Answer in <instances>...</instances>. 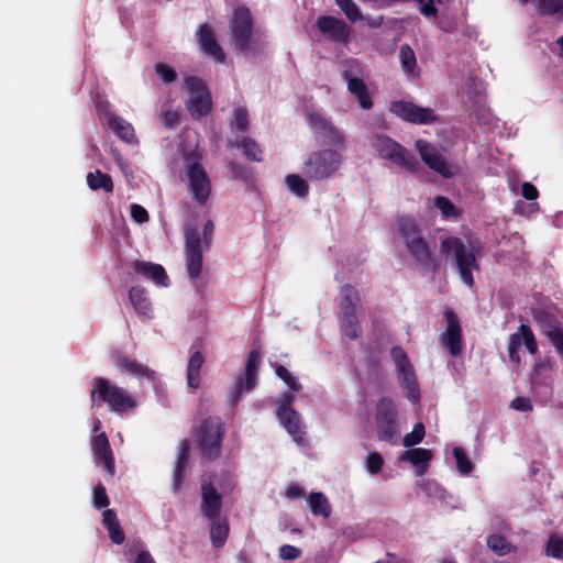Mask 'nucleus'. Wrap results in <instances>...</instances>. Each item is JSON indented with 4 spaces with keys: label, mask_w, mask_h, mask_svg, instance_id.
Here are the masks:
<instances>
[{
    "label": "nucleus",
    "mask_w": 563,
    "mask_h": 563,
    "mask_svg": "<svg viewBox=\"0 0 563 563\" xmlns=\"http://www.w3.org/2000/svg\"><path fill=\"white\" fill-rule=\"evenodd\" d=\"M397 225L399 235L415 262L429 273H438L440 263L431 253L417 220L412 217L402 216L398 218Z\"/></svg>",
    "instance_id": "f257e3e1"
},
{
    "label": "nucleus",
    "mask_w": 563,
    "mask_h": 563,
    "mask_svg": "<svg viewBox=\"0 0 563 563\" xmlns=\"http://www.w3.org/2000/svg\"><path fill=\"white\" fill-rule=\"evenodd\" d=\"M230 42L243 54H261L266 48V42L254 31V21L249 8L242 5L234 9L229 21Z\"/></svg>",
    "instance_id": "f03ea898"
},
{
    "label": "nucleus",
    "mask_w": 563,
    "mask_h": 563,
    "mask_svg": "<svg viewBox=\"0 0 563 563\" xmlns=\"http://www.w3.org/2000/svg\"><path fill=\"white\" fill-rule=\"evenodd\" d=\"M441 254L454 253V261L462 282L468 286H474L473 271H479L477 255L479 247L470 244L467 246L462 239L449 236L440 243Z\"/></svg>",
    "instance_id": "7ed1b4c3"
},
{
    "label": "nucleus",
    "mask_w": 563,
    "mask_h": 563,
    "mask_svg": "<svg viewBox=\"0 0 563 563\" xmlns=\"http://www.w3.org/2000/svg\"><path fill=\"white\" fill-rule=\"evenodd\" d=\"M90 407L97 402L107 404L111 410L123 413L136 407L135 399L122 387L111 384L107 378L95 377L91 380Z\"/></svg>",
    "instance_id": "20e7f679"
},
{
    "label": "nucleus",
    "mask_w": 563,
    "mask_h": 563,
    "mask_svg": "<svg viewBox=\"0 0 563 563\" xmlns=\"http://www.w3.org/2000/svg\"><path fill=\"white\" fill-rule=\"evenodd\" d=\"M374 419L378 441L398 445L400 438L398 408L390 397L383 396L377 400Z\"/></svg>",
    "instance_id": "39448f33"
},
{
    "label": "nucleus",
    "mask_w": 563,
    "mask_h": 563,
    "mask_svg": "<svg viewBox=\"0 0 563 563\" xmlns=\"http://www.w3.org/2000/svg\"><path fill=\"white\" fill-rule=\"evenodd\" d=\"M342 164V155L324 148L311 152L301 166L302 174L311 181H321L333 176Z\"/></svg>",
    "instance_id": "423d86ee"
},
{
    "label": "nucleus",
    "mask_w": 563,
    "mask_h": 563,
    "mask_svg": "<svg viewBox=\"0 0 563 563\" xmlns=\"http://www.w3.org/2000/svg\"><path fill=\"white\" fill-rule=\"evenodd\" d=\"M225 435V427L221 418H205L198 429V443L202 457L216 461L221 454L222 441Z\"/></svg>",
    "instance_id": "0eeeda50"
},
{
    "label": "nucleus",
    "mask_w": 563,
    "mask_h": 563,
    "mask_svg": "<svg viewBox=\"0 0 563 563\" xmlns=\"http://www.w3.org/2000/svg\"><path fill=\"white\" fill-rule=\"evenodd\" d=\"M360 302V295L357 289L345 284L340 288L339 292V307L341 309L339 321L340 329L343 335L350 340H356L358 338V319L356 314V308Z\"/></svg>",
    "instance_id": "6e6552de"
},
{
    "label": "nucleus",
    "mask_w": 563,
    "mask_h": 563,
    "mask_svg": "<svg viewBox=\"0 0 563 563\" xmlns=\"http://www.w3.org/2000/svg\"><path fill=\"white\" fill-rule=\"evenodd\" d=\"M379 157L400 166L409 172H416L419 167L418 159L402 145L383 134H376L371 142Z\"/></svg>",
    "instance_id": "1a4fd4ad"
},
{
    "label": "nucleus",
    "mask_w": 563,
    "mask_h": 563,
    "mask_svg": "<svg viewBox=\"0 0 563 563\" xmlns=\"http://www.w3.org/2000/svg\"><path fill=\"white\" fill-rule=\"evenodd\" d=\"M186 86L189 91L187 110L192 119L200 120L211 111V93L203 80L196 76L186 78Z\"/></svg>",
    "instance_id": "9d476101"
},
{
    "label": "nucleus",
    "mask_w": 563,
    "mask_h": 563,
    "mask_svg": "<svg viewBox=\"0 0 563 563\" xmlns=\"http://www.w3.org/2000/svg\"><path fill=\"white\" fill-rule=\"evenodd\" d=\"M185 256L190 279H197L202 271V245L198 228L189 227L185 231Z\"/></svg>",
    "instance_id": "9b49d317"
},
{
    "label": "nucleus",
    "mask_w": 563,
    "mask_h": 563,
    "mask_svg": "<svg viewBox=\"0 0 563 563\" xmlns=\"http://www.w3.org/2000/svg\"><path fill=\"white\" fill-rule=\"evenodd\" d=\"M188 191L192 199L199 205L205 206L211 195V180L203 166L194 162L188 166Z\"/></svg>",
    "instance_id": "f8f14e48"
},
{
    "label": "nucleus",
    "mask_w": 563,
    "mask_h": 563,
    "mask_svg": "<svg viewBox=\"0 0 563 563\" xmlns=\"http://www.w3.org/2000/svg\"><path fill=\"white\" fill-rule=\"evenodd\" d=\"M389 111L412 124H430L437 121V115L431 108H423L410 101H393Z\"/></svg>",
    "instance_id": "ddd939ff"
},
{
    "label": "nucleus",
    "mask_w": 563,
    "mask_h": 563,
    "mask_svg": "<svg viewBox=\"0 0 563 563\" xmlns=\"http://www.w3.org/2000/svg\"><path fill=\"white\" fill-rule=\"evenodd\" d=\"M533 318L541 327L542 332L549 339L556 353L563 360V328L560 321L555 316L544 310L536 311Z\"/></svg>",
    "instance_id": "4468645a"
},
{
    "label": "nucleus",
    "mask_w": 563,
    "mask_h": 563,
    "mask_svg": "<svg viewBox=\"0 0 563 563\" xmlns=\"http://www.w3.org/2000/svg\"><path fill=\"white\" fill-rule=\"evenodd\" d=\"M260 367V352L252 350L246 358L244 375L240 377L232 393V402L236 404L243 393L252 390L257 382V371Z\"/></svg>",
    "instance_id": "2eb2a0df"
},
{
    "label": "nucleus",
    "mask_w": 563,
    "mask_h": 563,
    "mask_svg": "<svg viewBox=\"0 0 563 563\" xmlns=\"http://www.w3.org/2000/svg\"><path fill=\"white\" fill-rule=\"evenodd\" d=\"M415 146L421 159L430 169L437 172L444 178H451L453 176L450 164L435 146L424 140L416 141Z\"/></svg>",
    "instance_id": "dca6fc26"
},
{
    "label": "nucleus",
    "mask_w": 563,
    "mask_h": 563,
    "mask_svg": "<svg viewBox=\"0 0 563 563\" xmlns=\"http://www.w3.org/2000/svg\"><path fill=\"white\" fill-rule=\"evenodd\" d=\"M444 319L446 321V330L440 336L441 343L449 350L452 356H457L463 349L460 320L456 313L451 309L444 311Z\"/></svg>",
    "instance_id": "f3484780"
},
{
    "label": "nucleus",
    "mask_w": 563,
    "mask_h": 563,
    "mask_svg": "<svg viewBox=\"0 0 563 563\" xmlns=\"http://www.w3.org/2000/svg\"><path fill=\"white\" fill-rule=\"evenodd\" d=\"M523 344L530 354L538 352V344L531 328L527 324H520L517 332L509 338L508 354L511 362L519 364L520 355L518 349Z\"/></svg>",
    "instance_id": "a211bd4d"
},
{
    "label": "nucleus",
    "mask_w": 563,
    "mask_h": 563,
    "mask_svg": "<svg viewBox=\"0 0 563 563\" xmlns=\"http://www.w3.org/2000/svg\"><path fill=\"white\" fill-rule=\"evenodd\" d=\"M309 123L314 134L329 145L340 146L344 143V136L340 131L324 117L312 113L309 115Z\"/></svg>",
    "instance_id": "6ab92c4d"
},
{
    "label": "nucleus",
    "mask_w": 563,
    "mask_h": 563,
    "mask_svg": "<svg viewBox=\"0 0 563 563\" xmlns=\"http://www.w3.org/2000/svg\"><path fill=\"white\" fill-rule=\"evenodd\" d=\"M196 35L200 49L205 55L212 57L217 63H224L225 53L218 43L214 31L210 24H201Z\"/></svg>",
    "instance_id": "aec40b11"
},
{
    "label": "nucleus",
    "mask_w": 563,
    "mask_h": 563,
    "mask_svg": "<svg viewBox=\"0 0 563 563\" xmlns=\"http://www.w3.org/2000/svg\"><path fill=\"white\" fill-rule=\"evenodd\" d=\"M316 26L333 42L345 43L347 41V25L342 19L332 15H321L317 19Z\"/></svg>",
    "instance_id": "412c9836"
},
{
    "label": "nucleus",
    "mask_w": 563,
    "mask_h": 563,
    "mask_svg": "<svg viewBox=\"0 0 563 563\" xmlns=\"http://www.w3.org/2000/svg\"><path fill=\"white\" fill-rule=\"evenodd\" d=\"M222 496L212 483L201 485L200 510L205 519H213L221 516Z\"/></svg>",
    "instance_id": "4be33fe9"
},
{
    "label": "nucleus",
    "mask_w": 563,
    "mask_h": 563,
    "mask_svg": "<svg viewBox=\"0 0 563 563\" xmlns=\"http://www.w3.org/2000/svg\"><path fill=\"white\" fill-rule=\"evenodd\" d=\"M92 451L96 464H102L108 475L113 477L115 473L114 457L108 437L104 432H101L93 438Z\"/></svg>",
    "instance_id": "5701e85b"
},
{
    "label": "nucleus",
    "mask_w": 563,
    "mask_h": 563,
    "mask_svg": "<svg viewBox=\"0 0 563 563\" xmlns=\"http://www.w3.org/2000/svg\"><path fill=\"white\" fill-rule=\"evenodd\" d=\"M276 413L282 426L291 435L294 441L302 444L306 432L303 430L300 415L295 409H286L285 407H277Z\"/></svg>",
    "instance_id": "b1692460"
},
{
    "label": "nucleus",
    "mask_w": 563,
    "mask_h": 563,
    "mask_svg": "<svg viewBox=\"0 0 563 563\" xmlns=\"http://www.w3.org/2000/svg\"><path fill=\"white\" fill-rule=\"evenodd\" d=\"M113 364L122 372L139 378L154 379L155 372L135 360H130L122 352L114 351L111 354Z\"/></svg>",
    "instance_id": "393cba45"
},
{
    "label": "nucleus",
    "mask_w": 563,
    "mask_h": 563,
    "mask_svg": "<svg viewBox=\"0 0 563 563\" xmlns=\"http://www.w3.org/2000/svg\"><path fill=\"white\" fill-rule=\"evenodd\" d=\"M396 372L404 396L412 404L419 402L421 394L413 365L405 367L404 371L398 369Z\"/></svg>",
    "instance_id": "a878e982"
},
{
    "label": "nucleus",
    "mask_w": 563,
    "mask_h": 563,
    "mask_svg": "<svg viewBox=\"0 0 563 563\" xmlns=\"http://www.w3.org/2000/svg\"><path fill=\"white\" fill-rule=\"evenodd\" d=\"M132 267L135 273L142 275L143 277L153 280L155 284L159 286H168L169 279L164 269V267L159 264H154L145 261H134L132 263Z\"/></svg>",
    "instance_id": "bb28decb"
},
{
    "label": "nucleus",
    "mask_w": 563,
    "mask_h": 563,
    "mask_svg": "<svg viewBox=\"0 0 563 563\" xmlns=\"http://www.w3.org/2000/svg\"><path fill=\"white\" fill-rule=\"evenodd\" d=\"M342 77L347 80V90L356 97L361 108L366 110L371 109L373 107V100L364 80L357 77H351L349 70H344Z\"/></svg>",
    "instance_id": "cd10ccee"
},
{
    "label": "nucleus",
    "mask_w": 563,
    "mask_h": 563,
    "mask_svg": "<svg viewBox=\"0 0 563 563\" xmlns=\"http://www.w3.org/2000/svg\"><path fill=\"white\" fill-rule=\"evenodd\" d=\"M190 454V444L188 440H184L180 443L177 460L173 472V490L178 493L181 488L185 478V468Z\"/></svg>",
    "instance_id": "c85d7f7f"
},
{
    "label": "nucleus",
    "mask_w": 563,
    "mask_h": 563,
    "mask_svg": "<svg viewBox=\"0 0 563 563\" xmlns=\"http://www.w3.org/2000/svg\"><path fill=\"white\" fill-rule=\"evenodd\" d=\"M433 454L431 450L424 448H411L410 450L404 451L399 455V461H408L412 465L418 467L419 474H424L428 470L429 462L432 460Z\"/></svg>",
    "instance_id": "c756f323"
},
{
    "label": "nucleus",
    "mask_w": 563,
    "mask_h": 563,
    "mask_svg": "<svg viewBox=\"0 0 563 563\" xmlns=\"http://www.w3.org/2000/svg\"><path fill=\"white\" fill-rule=\"evenodd\" d=\"M106 119L108 126L120 137L122 141L126 143H133L136 141L134 128L132 124L128 121H125L123 118L112 113L107 112Z\"/></svg>",
    "instance_id": "7c9ffc66"
},
{
    "label": "nucleus",
    "mask_w": 563,
    "mask_h": 563,
    "mask_svg": "<svg viewBox=\"0 0 563 563\" xmlns=\"http://www.w3.org/2000/svg\"><path fill=\"white\" fill-rule=\"evenodd\" d=\"M129 299L133 306L135 312L140 317L151 318L152 317V303L148 299L146 291L141 286H133L129 290Z\"/></svg>",
    "instance_id": "2f4dec72"
},
{
    "label": "nucleus",
    "mask_w": 563,
    "mask_h": 563,
    "mask_svg": "<svg viewBox=\"0 0 563 563\" xmlns=\"http://www.w3.org/2000/svg\"><path fill=\"white\" fill-rule=\"evenodd\" d=\"M102 523L108 530L110 540L115 544H122L125 539L124 531L122 530L118 520L117 514L112 509H106L102 514Z\"/></svg>",
    "instance_id": "473e14b6"
},
{
    "label": "nucleus",
    "mask_w": 563,
    "mask_h": 563,
    "mask_svg": "<svg viewBox=\"0 0 563 563\" xmlns=\"http://www.w3.org/2000/svg\"><path fill=\"white\" fill-rule=\"evenodd\" d=\"M205 363V357L200 351H196L189 357L187 364V385L189 388L198 389L201 384L200 368Z\"/></svg>",
    "instance_id": "72a5a7b5"
},
{
    "label": "nucleus",
    "mask_w": 563,
    "mask_h": 563,
    "mask_svg": "<svg viewBox=\"0 0 563 563\" xmlns=\"http://www.w3.org/2000/svg\"><path fill=\"white\" fill-rule=\"evenodd\" d=\"M210 522V540L214 548L224 545L229 536V523L227 518L219 516L218 518L207 519Z\"/></svg>",
    "instance_id": "f704fd0d"
},
{
    "label": "nucleus",
    "mask_w": 563,
    "mask_h": 563,
    "mask_svg": "<svg viewBox=\"0 0 563 563\" xmlns=\"http://www.w3.org/2000/svg\"><path fill=\"white\" fill-rule=\"evenodd\" d=\"M229 148L241 147L243 148L244 155L249 161L252 162H262L263 161V151L260 144L250 136H244L240 142H229Z\"/></svg>",
    "instance_id": "c9c22d12"
},
{
    "label": "nucleus",
    "mask_w": 563,
    "mask_h": 563,
    "mask_svg": "<svg viewBox=\"0 0 563 563\" xmlns=\"http://www.w3.org/2000/svg\"><path fill=\"white\" fill-rule=\"evenodd\" d=\"M86 180L91 190L102 189L106 194H111L113 191V181L111 176L102 173L100 169L88 173Z\"/></svg>",
    "instance_id": "e433bc0d"
},
{
    "label": "nucleus",
    "mask_w": 563,
    "mask_h": 563,
    "mask_svg": "<svg viewBox=\"0 0 563 563\" xmlns=\"http://www.w3.org/2000/svg\"><path fill=\"white\" fill-rule=\"evenodd\" d=\"M533 3L539 15L563 20V0H533Z\"/></svg>",
    "instance_id": "4c0bfd02"
},
{
    "label": "nucleus",
    "mask_w": 563,
    "mask_h": 563,
    "mask_svg": "<svg viewBox=\"0 0 563 563\" xmlns=\"http://www.w3.org/2000/svg\"><path fill=\"white\" fill-rule=\"evenodd\" d=\"M308 504L314 516L328 518L331 515V506L322 493H311L308 497Z\"/></svg>",
    "instance_id": "58836bf2"
},
{
    "label": "nucleus",
    "mask_w": 563,
    "mask_h": 563,
    "mask_svg": "<svg viewBox=\"0 0 563 563\" xmlns=\"http://www.w3.org/2000/svg\"><path fill=\"white\" fill-rule=\"evenodd\" d=\"M399 59L401 63L402 70L409 76H418L419 71L417 70V58L413 49L404 44L399 48Z\"/></svg>",
    "instance_id": "ea45409f"
},
{
    "label": "nucleus",
    "mask_w": 563,
    "mask_h": 563,
    "mask_svg": "<svg viewBox=\"0 0 563 563\" xmlns=\"http://www.w3.org/2000/svg\"><path fill=\"white\" fill-rule=\"evenodd\" d=\"M287 188L297 197L305 198L309 194V185L306 179L297 174H289L285 178Z\"/></svg>",
    "instance_id": "a19ab883"
},
{
    "label": "nucleus",
    "mask_w": 563,
    "mask_h": 563,
    "mask_svg": "<svg viewBox=\"0 0 563 563\" xmlns=\"http://www.w3.org/2000/svg\"><path fill=\"white\" fill-rule=\"evenodd\" d=\"M487 547L498 555L508 554L511 551V544L501 534H490L487 538Z\"/></svg>",
    "instance_id": "79ce46f5"
},
{
    "label": "nucleus",
    "mask_w": 563,
    "mask_h": 563,
    "mask_svg": "<svg viewBox=\"0 0 563 563\" xmlns=\"http://www.w3.org/2000/svg\"><path fill=\"white\" fill-rule=\"evenodd\" d=\"M552 369L551 362L549 360L536 363L531 374L532 385H548V377L544 373H549Z\"/></svg>",
    "instance_id": "37998d69"
},
{
    "label": "nucleus",
    "mask_w": 563,
    "mask_h": 563,
    "mask_svg": "<svg viewBox=\"0 0 563 563\" xmlns=\"http://www.w3.org/2000/svg\"><path fill=\"white\" fill-rule=\"evenodd\" d=\"M275 374L278 378H280L291 391L301 390L302 386L298 382V379L284 366L280 364H276Z\"/></svg>",
    "instance_id": "c03bdc74"
},
{
    "label": "nucleus",
    "mask_w": 563,
    "mask_h": 563,
    "mask_svg": "<svg viewBox=\"0 0 563 563\" xmlns=\"http://www.w3.org/2000/svg\"><path fill=\"white\" fill-rule=\"evenodd\" d=\"M426 435V428L423 423L418 422L413 426L411 432L407 433L402 439V445L406 448H413L421 443Z\"/></svg>",
    "instance_id": "a18cd8bd"
},
{
    "label": "nucleus",
    "mask_w": 563,
    "mask_h": 563,
    "mask_svg": "<svg viewBox=\"0 0 563 563\" xmlns=\"http://www.w3.org/2000/svg\"><path fill=\"white\" fill-rule=\"evenodd\" d=\"M453 455L456 461V467L461 474L467 475L473 471L474 465L468 459L466 452L462 448L455 446L453 449Z\"/></svg>",
    "instance_id": "49530a36"
},
{
    "label": "nucleus",
    "mask_w": 563,
    "mask_h": 563,
    "mask_svg": "<svg viewBox=\"0 0 563 563\" xmlns=\"http://www.w3.org/2000/svg\"><path fill=\"white\" fill-rule=\"evenodd\" d=\"M434 206L441 211L444 218H457L460 216L454 203L444 196H437L434 198Z\"/></svg>",
    "instance_id": "de8ad7c7"
},
{
    "label": "nucleus",
    "mask_w": 563,
    "mask_h": 563,
    "mask_svg": "<svg viewBox=\"0 0 563 563\" xmlns=\"http://www.w3.org/2000/svg\"><path fill=\"white\" fill-rule=\"evenodd\" d=\"M249 123L247 110L242 107L234 109L231 126L240 132H247Z\"/></svg>",
    "instance_id": "09e8293b"
},
{
    "label": "nucleus",
    "mask_w": 563,
    "mask_h": 563,
    "mask_svg": "<svg viewBox=\"0 0 563 563\" xmlns=\"http://www.w3.org/2000/svg\"><path fill=\"white\" fill-rule=\"evenodd\" d=\"M335 3L351 22H356L362 18L361 11L353 0H335Z\"/></svg>",
    "instance_id": "8fccbe9b"
},
{
    "label": "nucleus",
    "mask_w": 563,
    "mask_h": 563,
    "mask_svg": "<svg viewBox=\"0 0 563 563\" xmlns=\"http://www.w3.org/2000/svg\"><path fill=\"white\" fill-rule=\"evenodd\" d=\"M229 168L234 178L240 179L243 183H251L253 180V172L249 166L231 162L229 164Z\"/></svg>",
    "instance_id": "3c124183"
},
{
    "label": "nucleus",
    "mask_w": 563,
    "mask_h": 563,
    "mask_svg": "<svg viewBox=\"0 0 563 563\" xmlns=\"http://www.w3.org/2000/svg\"><path fill=\"white\" fill-rule=\"evenodd\" d=\"M390 357H391V360L395 363L396 371H398V369H402L404 371L405 367H408V366L412 365L411 362L409 361V357H408L407 353L399 345H396V346L391 347V350H390Z\"/></svg>",
    "instance_id": "603ef678"
},
{
    "label": "nucleus",
    "mask_w": 563,
    "mask_h": 563,
    "mask_svg": "<svg viewBox=\"0 0 563 563\" xmlns=\"http://www.w3.org/2000/svg\"><path fill=\"white\" fill-rule=\"evenodd\" d=\"M545 554L554 559H563V539L551 536L545 545Z\"/></svg>",
    "instance_id": "864d4df0"
},
{
    "label": "nucleus",
    "mask_w": 563,
    "mask_h": 563,
    "mask_svg": "<svg viewBox=\"0 0 563 563\" xmlns=\"http://www.w3.org/2000/svg\"><path fill=\"white\" fill-rule=\"evenodd\" d=\"M92 504H93V507L96 509H103L106 507L109 506L110 501H109V497L107 495V490H106V487L103 486V484L101 483H98L95 487H93V499H92Z\"/></svg>",
    "instance_id": "5fc2aeb1"
},
{
    "label": "nucleus",
    "mask_w": 563,
    "mask_h": 563,
    "mask_svg": "<svg viewBox=\"0 0 563 563\" xmlns=\"http://www.w3.org/2000/svg\"><path fill=\"white\" fill-rule=\"evenodd\" d=\"M155 71L165 84H172L177 79V73L165 63H156Z\"/></svg>",
    "instance_id": "6e6d98bb"
},
{
    "label": "nucleus",
    "mask_w": 563,
    "mask_h": 563,
    "mask_svg": "<svg viewBox=\"0 0 563 563\" xmlns=\"http://www.w3.org/2000/svg\"><path fill=\"white\" fill-rule=\"evenodd\" d=\"M384 465V459L378 452H371L366 457V470L369 474H377Z\"/></svg>",
    "instance_id": "4d7b16f0"
},
{
    "label": "nucleus",
    "mask_w": 563,
    "mask_h": 563,
    "mask_svg": "<svg viewBox=\"0 0 563 563\" xmlns=\"http://www.w3.org/2000/svg\"><path fill=\"white\" fill-rule=\"evenodd\" d=\"M301 550L290 544H284L279 548V556L283 560H296L300 556Z\"/></svg>",
    "instance_id": "13d9d810"
},
{
    "label": "nucleus",
    "mask_w": 563,
    "mask_h": 563,
    "mask_svg": "<svg viewBox=\"0 0 563 563\" xmlns=\"http://www.w3.org/2000/svg\"><path fill=\"white\" fill-rule=\"evenodd\" d=\"M131 217L137 223H144L150 218L147 210L137 203L131 206Z\"/></svg>",
    "instance_id": "bf43d9fd"
},
{
    "label": "nucleus",
    "mask_w": 563,
    "mask_h": 563,
    "mask_svg": "<svg viewBox=\"0 0 563 563\" xmlns=\"http://www.w3.org/2000/svg\"><path fill=\"white\" fill-rule=\"evenodd\" d=\"M510 408L518 410V411L528 412V411L532 410V404L529 398L519 396L511 400Z\"/></svg>",
    "instance_id": "052dcab7"
},
{
    "label": "nucleus",
    "mask_w": 563,
    "mask_h": 563,
    "mask_svg": "<svg viewBox=\"0 0 563 563\" xmlns=\"http://www.w3.org/2000/svg\"><path fill=\"white\" fill-rule=\"evenodd\" d=\"M213 231H214V224L211 220H208L203 225V230H202V234H201L202 235L201 244L203 243V246L206 249H209L212 243Z\"/></svg>",
    "instance_id": "680f3d73"
},
{
    "label": "nucleus",
    "mask_w": 563,
    "mask_h": 563,
    "mask_svg": "<svg viewBox=\"0 0 563 563\" xmlns=\"http://www.w3.org/2000/svg\"><path fill=\"white\" fill-rule=\"evenodd\" d=\"M161 119L166 128H172L179 122V113L174 110H166L162 113Z\"/></svg>",
    "instance_id": "e2e57ef3"
},
{
    "label": "nucleus",
    "mask_w": 563,
    "mask_h": 563,
    "mask_svg": "<svg viewBox=\"0 0 563 563\" xmlns=\"http://www.w3.org/2000/svg\"><path fill=\"white\" fill-rule=\"evenodd\" d=\"M416 1L419 4H421L420 12L424 16H428V18H430V16L435 18L437 16L438 9L435 8L433 0H428L427 2L424 0H416Z\"/></svg>",
    "instance_id": "0e129e2a"
},
{
    "label": "nucleus",
    "mask_w": 563,
    "mask_h": 563,
    "mask_svg": "<svg viewBox=\"0 0 563 563\" xmlns=\"http://www.w3.org/2000/svg\"><path fill=\"white\" fill-rule=\"evenodd\" d=\"M521 195L527 200H536L539 197V191L534 185L525 181L521 185Z\"/></svg>",
    "instance_id": "69168bd1"
},
{
    "label": "nucleus",
    "mask_w": 563,
    "mask_h": 563,
    "mask_svg": "<svg viewBox=\"0 0 563 563\" xmlns=\"http://www.w3.org/2000/svg\"><path fill=\"white\" fill-rule=\"evenodd\" d=\"M295 391H285L278 399V407H285L286 409H292L291 404L295 401Z\"/></svg>",
    "instance_id": "338daca9"
},
{
    "label": "nucleus",
    "mask_w": 563,
    "mask_h": 563,
    "mask_svg": "<svg viewBox=\"0 0 563 563\" xmlns=\"http://www.w3.org/2000/svg\"><path fill=\"white\" fill-rule=\"evenodd\" d=\"M134 563H155L148 551H140L135 558Z\"/></svg>",
    "instance_id": "774afa93"
}]
</instances>
